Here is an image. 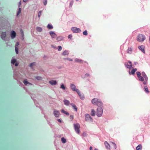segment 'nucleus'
Returning a JSON list of instances; mask_svg holds the SVG:
<instances>
[{
    "label": "nucleus",
    "instance_id": "20e7f679",
    "mask_svg": "<svg viewBox=\"0 0 150 150\" xmlns=\"http://www.w3.org/2000/svg\"><path fill=\"white\" fill-rule=\"evenodd\" d=\"M71 30L74 33H80L81 31L80 28L75 27H72Z\"/></svg>",
    "mask_w": 150,
    "mask_h": 150
},
{
    "label": "nucleus",
    "instance_id": "dca6fc26",
    "mask_svg": "<svg viewBox=\"0 0 150 150\" xmlns=\"http://www.w3.org/2000/svg\"><path fill=\"white\" fill-rule=\"evenodd\" d=\"M142 149V146L141 144H139L136 147L137 150H141Z\"/></svg>",
    "mask_w": 150,
    "mask_h": 150
},
{
    "label": "nucleus",
    "instance_id": "5701e85b",
    "mask_svg": "<svg viewBox=\"0 0 150 150\" xmlns=\"http://www.w3.org/2000/svg\"><path fill=\"white\" fill-rule=\"evenodd\" d=\"M91 114L92 116H94L95 115V111L93 109L92 110Z\"/></svg>",
    "mask_w": 150,
    "mask_h": 150
},
{
    "label": "nucleus",
    "instance_id": "7c9ffc66",
    "mask_svg": "<svg viewBox=\"0 0 150 150\" xmlns=\"http://www.w3.org/2000/svg\"><path fill=\"white\" fill-rule=\"evenodd\" d=\"M144 91H145L147 93H149V91L148 90V88L146 87H145L144 88Z\"/></svg>",
    "mask_w": 150,
    "mask_h": 150
},
{
    "label": "nucleus",
    "instance_id": "a18cd8bd",
    "mask_svg": "<svg viewBox=\"0 0 150 150\" xmlns=\"http://www.w3.org/2000/svg\"><path fill=\"white\" fill-rule=\"evenodd\" d=\"M43 4L45 5H46L47 4V0H44Z\"/></svg>",
    "mask_w": 150,
    "mask_h": 150
},
{
    "label": "nucleus",
    "instance_id": "37998d69",
    "mask_svg": "<svg viewBox=\"0 0 150 150\" xmlns=\"http://www.w3.org/2000/svg\"><path fill=\"white\" fill-rule=\"evenodd\" d=\"M64 103H69V102L67 100H64Z\"/></svg>",
    "mask_w": 150,
    "mask_h": 150
},
{
    "label": "nucleus",
    "instance_id": "e433bc0d",
    "mask_svg": "<svg viewBox=\"0 0 150 150\" xmlns=\"http://www.w3.org/2000/svg\"><path fill=\"white\" fill-rule=\"evenodd\" d=\"M23 82L25 85H26L27 84H28V83H29V82H28L26 79L24 80Z\"/></svg>",
    "mask_w": 150,
    "mask_h": 150
},
{
    "label": "nucleus",
    "instance_id": "69168bd1",
    "mask_svg": "<svg viewBox=\"0 0 150 150\" xmlns=\"http://www.w3.org/2000/svg\"><path fill=\"white\" fill-rule=\"evenodd\" d=\"M95 150H97V149H95Z\"/></svg>",
    "mask_w": 150,
    "mask_h": 150
},
{
    "label": "nucleus",
    "instance_id": "6e6d98bb",
    "mask_svg": "<svg viewBox=\"0 0 150 150\" xmlns=\"http://www.w3.org/2000/svg\"><path fill=\"white\" fill-rule=\"evenodd\" d=\"M57 120L58 122H61V120L60 119H57Z\"/></svg>",
    "mask_w": 150,
    "mask_h": 150
},
{
    "label": "nucleus",
    "instance_id": "f704fd0d",
    "mask_svg": "<svg viewBox=\"0 0 150 150\" xmlns=\"http://www.w3.org/2000/svg\"><path fill=\"white\" fill-rule=\"evenodd\" d=\"M136 74H137V76L138 77L141 76V74L140 72H136Z\"/></svg>",
    "mask_w": 150,
    "mask_h": 150
},
{
    "label": "nucleus",
    "instance_id": "cd10ccee",
    "mask_svg": "<svg viewBox=\"0 0 150 150\" xmlns=\"http://www.w3.org/2000/svg\"><path fill=\"white\" fill-rule=\"evenodd\" d=\"M72 105L73 107V108L75 110V111H77V109L76 106L74 104H72Z\"/></svg>",
    "mask_w": 150,
    "mask_h": 150
},
{
    "label": "nucleus",
    "instance_id": "ea45409f",
    "mask_svg": "<svg viewBox=\"0 0 150 150\" xmlns=\"http://www.w3.org/2000/svg\"><path fill=\"white\" fill-rule=\"evenodd\" d=\"M42 13V11H39V12L38 13V16L39 18L40 17V16H41V15Z\"/></svg>",
    "mask_w": 150,
    "mask_h": 150
},
{
    "label": "nucleus",
    "instance_id": "bf43d9fd",
    "mask_svg": "<svg viewBox=\"0 0 150 150\" xmlns=\"http://www.w3.org/2000/svg\"><path fill=\"white\" fill-rule=\"evenodd\" d=\"M21 1H20L19 3V7L21 5Z\"/></svg>",
    "mask_w": 150,
    "mask_h": 150
},
{
    "label": "nucleus",
    "instance_id": "7ed1b4c3",
    "mask_svg": "<svg viewBox=\"0 0 150 150\" xmlns=\"http://www.w3.org/2000/svg\"><path fill=\"white\" fill-rule=\"evenodd\" d=\"M75 131L78 134L80 133L79 128L80 127V125L79 123L74 124V125Z\"/></svg>",
    "mask_w": 150,
    "mask_h": 150
},
{
    "label": "nucleus",
    "instance_id": "9d476101",
    "mask_svg": "<svg viewBox=\"0 0 150 150\" xmlns=\"http://www.w3.org/2000/svg\"><path fill=\"white\" fill-rule=\"evenodd\" d=\"M54 114L56 117H58L59 115V112L58 111L54 110Z\"/></svg>",
    "mask_w": 150,
    "mask_h": 150
},
{
    "label": "nucleus",
    "instance_id": "de8ad7c7",
    "mask_svg": "<svg viewBox=\"0 0 150 150\" xmlns=\"http://www.w3.org/2000/svg\"><path fill=\"white\" fill-rule=\"evenodd\" d=\"M64 60H69L70 61H72L73 60L72 59H70L69 58H65L64 59Z\"/></svg>",
    "mask_w": 150,
    "mask_h": 150
},
{
    "label": "nucleus",
    "instance_id": "e2e57ef3",
    "mask_svg": "<svg viewBox=\"0 0 150 150\" xmlns=\"http://www.w3.org/2000/svg\"><path fill=\"white\" fill-rule=\"evenodd\" d=\"M143 83H144V84H146V82H144Z\"/></svg>",
    "mask_w": 150,
    "mask_h": 150
},
{
    "label": "nucleus",
    "instance_id": "b1692460",
    "mask_svg": "<svg viewBox=\"0 0 150 150\" xmlns=\"http://www.w3.org/2000/svg\"><path fill=\"white\" fill-rule=\"evenodd\" d=\"M61 111L62 113H64L67 115H69V113L68 112L65 111L64 110H62Z\"/></svg>",
    "mask_w": 150,
    "mask_h": 150
},
{
    "label": "nucleus",
    "instance_id": "052dcab7",
    "mask_svg": "<svg viewBox=\"0 0 150 150\" xmlns=\"http://www.w3.org/2000/svg\"><path fill=\"white\" fill-rule=\"evenodd\" d=\"M28 84L29 85H32V83H29H29H28Z\"/></svg>",
    "mask_w": 150,
    "mask_h": 150
},
{
    "label": "nucleus",
    "instance_id": "4d7b16f0",
    "mask_svg": "<svg viewBox=\"0 0 150 150\" xmlns=\"http://www.w3.org/2000/svg\"><path fill=\"white\" fill-rule=\"evenodd\" d=\"M90 150H93V147L92 146H91L90 147Z\"/></svg>",
    "mask_w": 150,
    "mask_h": 150
},
{
    "label": "nucleus",
    "instance_id": "79ce46f5",
    "mask_svg": "<svg viewBox=\"0 0 150 150\" xmlns=\"http://www.w3.org/2000/svg\"><path fill=\"white\" fill-rule=\"evenodd\" d=\"M58 50L59 51H60L62 50V48L60 46H58Z\"/></svg>",
    "mask_w": 150,
    "mask_h": 150
},
{
    "label": "nucleus",
    "instance_id": "09e8293b",
    "mask_svg": "<svg viewBox=\"0 0 150 150\" xmlns=\"http://www.w3.org/2000/svg\"><path fill=\"white\" fill-rule=\"evenodd\" d=\"M83 136L84 137H86L87 136V134L86 133L84 132L83 134Z\"/></svg>",
    "mask_w": 150,
    "mask_h": 150
},
{
    "label": "nucleus",
    "instance_id": "2f4dec72",
    "mask_svg": "<svg viewBox=\"0 0 150 150\" xmlns=\"http://www.w3.org/2000/svg\"><path fill=\"white\" fill-rule=\"evenodd\" d=\"M61 140L62 142L63 143H65L66 142V140L64 137H62L61 138Z\"/></svg>",
    "mask_w": 150,
    "mask_h": 150
},
{
    "label": "nucleus",
    "instance_id": "aec40b11",
    "mask_svg": "<svg viewBox=\"0 0 150 150\" xmlns=\"http://www.w3.org/2000/svg\"><path fill=\"white\" fill-rule=\"evenodd\" d=\"M137 69L136 68H135L134 69H133L131 71V72H129L130 74H134V73L135 71H137Z\"/></svg>",
    "mask_w": 150,
    "mask_h": 150
},
{
    "label": "nucleus",
    "instance_id": "2eb2a0df",
    "mask_svg": "<svg viewBox=\"0 0 150 150\" xmlns=\"http://www.w3.org/2000/svg\"><path fill=\"white\" fill-rule=\"evenodd\" d=\"M16 36V33L15 32L13 31L11 33V36L12 38H14Z\"/></svg>",
    "mask_w": 150,
    "mask_h": 150
},
{
    "label": "nucleus",
    "instance_id": "412c9836",
    "mask_svg": "<svg viewBox=\"0 0 150 150\" xmlns=\"http://www.w3.org/2000/svg\"><path fill=\"white\" fill-rule=\"evenodd\" d=\"M138 78H139V80L140 81H143L144 80V78L141 76L139 77Z\"/></svg>",
    "mask_w": 150,
    "mask_h": 150
},
{
    "label": "nucleus",
    "instance_id": "ddd939ff",
    "mask_svg": "<svg viewBox=\"0 0 150 150\" xmlns=\"http://www.w3.org/2000/svg\"><path fill=\"white\" fill-rule=\"evenodd\" d=\"M6 32H3L2 33L1 37L3 39H4L6 36Z\"/></svg>",
    "mask_w": 150,
    "mask_h": 150
},
{
    "label": "nucleus",
    "instance_id": "c85d7f7f",
    "mask_svg": "<svg viewBox=\"0 0 150 150\" xmlns=\"http://www.w3.org/2000/svg\"><path fill=\"white\" fill-rule=\"evenodd\" d=\"M69 53L68 51L67 50H65L63 52V54L65 55H68Z\"/></svg>",
    "mask_w": 150,
    "mask_h": 150
},
{
    "label": "nucleus",
    "instance_id": "1a4fd4ad",
    "mask_svg": "<svg viewBox=\"0 0 150 150\" xmlns=\"http://www.w3.org/2000/svg\"><path fill=\"white\" fill-rule=\"evenodd\" d=\"M139 49L140 50L144 53H145V51L144 50V47L143 45L139 46L138 47Z\"/></svg>",
    "mask_w": 150,
    "mask_h": 150
},
{
    "label": "nucleus",
    "instance_id": "c03bdc74",
    "mask_svg": "<svg viewBox=\"0 0 150 150\" xmlns=\"http://www.w3.org/2000/svg\"><path fill=\"white\" fill-rule=\"evenodd\" d=\"M35 64V62L31 63L30 65V67H32V66H33V65H34Z\"/></svg>",
    "mask_w": 150,
    "mask_h": 150
},
{
    "label": "nucleus",
    "instance_id": "13d9d810",
    "mask_svg": "<svg viewBox=\"0 0 150 150\" xmlns=\"http://www.w3.org/2000/svg\"><path fill=\"white\" fill-rule=\"evenodd\" d=\"M18 65V64L17 63H16L15 64V66H17Z\"/></svg>",
    "mask_w": 150,
    "mask_h": 150
},
{
    "label": "nucleus",
    "instance_id": "680f3d73",
    "mask_svg": "<svg viewBox=\"0 0 150 150\" xmlns=\"http://www.w3.org/2000/svg\"><path fill=\"white\" fill-rule=\"evenodd\" d=\"M70 5H72V3H70Z\"/></svg>",
    "mask_w": 150,
    "mask_h": 150
},
{
    "label": "nucleus",
    "instance_id": "864d4df0",
    "mask_svg": "<svg viewBox=\"0 0 150 150\" xmlns=\"http://www.w3.org/2000/svg\"><path fill=\"white\" fill-rule=\"evenodd\" d=\"M70 118L71 119H73V116L71 115H70Z\"/></svg>",
    "mask_w": 150,
    "mask_h": 150
},
{
    "label": "nucleus",
    "instance_id": "603ef678",
    "mask_svg": "<svg viewBox=\"0 0 150 150\" xmlns=\"http://www.w3.org/2000/svg\"><path fill=\"white\" fill-rule=\"evenodd\" d=\"M21 35H22V36H23V35H24L23 32V31L22 30H21Z\"/></svg>",
    "mask_w": 150,
    "mask_h": 150
},
{
    "label": "nucleus",
    "instance_id": "6ab92c4d",
    "mask_svg": "<svg viewBox=\"0 0 150 150\" xmlns=\"http://www.w3.org/2000/svg\"><path fill=\"white\" fill-rule=\"evenodd\" d=\"M130 65H129L128 64H125L126 67L128 68H130L132 67L131 62H129Z\"/></svg>",
    "mask_w": 150,
    "mask_h": 150
},
{
    "label": "nucleus",
    "instance_id": "0e129e2a",
    "mask_svg": "<svg viewBox=\"0 0 150 150\" xmlns=\"http://www.w3.org/2000/svg\"><path fill=\"white\" fill-rule=\"evenodd\" d=\"M66 104L67 105H68V104H67H67Z\"/></svg>",
    "mask_w": 150,
    "mask_h": 150
},
{
    "label": "nucleus",
    "instance_id": "5fc2aeb1",
    "mask_svg": "<svg viewBox=\"0 0 150 150\" xmlns=\"http://www.w3.org/2000/svg\"><path fill=\"white\" fill-rule=\"evenodd\" d=\"M23 0V1L24 2H27L29 0Z\"/></svg>",
    "mask_w": 150,
    "mask_h": 150
},
{
    "label": "nucleus",
    "instance_id": "4be33fe9",
    "mask_svg": "<svg viewBox=\"0 0 150 150\" xmlns=\"http://www.w3.org/2000/svg\"><path fill=\"white\" fill-rule=\"evenodd\" d=\"M142 75L143 76L145 79H147V77L145 73L144 72H143L142 73Z\"/></svg>",
    "mask_w": 150,
    "mask_h": 150
},
{
    "label": "nucleus",
    "instance_id": "a19ab883",
    "mask_svg": "<svg viewBox=\"0 0 150 150\" xmlns=\"http://www.w3.org/2000/svg\"><path fill=\"white\" fill-rule=\"evenodd\" d=\"M83 34L84 35H87L88 33L86 30H85L83 32Z\"/></svg>",
    "mask_w": 150,
    "mask_h": 150
},
{
    "label": "nucleus",
    "instance_id": "39448f33",
    "mask_svg": "<svg viewBox=\"0 0 150 150\" xmlns=\"http://www.w3.org/2000/svg\"><path fill=\"white\" fill-rule=\"evenodd\" d=\"M85 119L87 121L92 122L93 119L90 115L88 114L85 115Z\"/></svg>",
    "mask_w": 150,
    "mask_h": 150
},
{
    "label": "nucleus",
    "instance_id": "f8f14e48",
    "mask_svg": "<svg viewBox=\"0 0 150 150\" xmlns=\"http://www.w3.org/2000/svg\"><path fill=\"white\" fill-rule=\"evenodd\" d=\"M49 83L52 85H55L56 84L57 82L56 81L51 80L49 81Z\"/></svg>",
    "mask_w": 150,
    "mask_h": 150
},
{
    "label": "nucleus",
    "instance_id": "6e6552de",
    "mask_svg": "<svg viewBox=\"0 0 150 150\" xmlns=\"http://www.w3.org/2000/svg\"><path fill=\"white\" fill-rule=\"evenodd\" d=\"M19 45V43L18 42H17L16 44L15 47V49L16 51V54H18V45Z\"/></svg>",
    "mask_w": 150,
    "mask_h": 150
},
{
    "label": "nucleus",
    "instance_id": "473e14b6",
    "mask_svg": "<svg viewBox=\"0 0 150 150\" xmlns=\"http://www.w3.org/2000/svg\"><path fill=\"white\" fill-rule=\"evenodd\" d=\"M16 62V60L15 59H12L11 60V63L13 64H14Z\"/></svg>",
    "mask_w": 150,
    "mask_h": 150
},
{
    "label": "nucleus",
    "instance_id": "3c124183",
    "mask_svg": "<svg viewBox=\"0 0 150 150\" xmlns=\"http://www.w3.org/2000/svg\"><path fill=\"white\" fill-rule=\"evenodd\" d=\"M89 74H86L85 75V77H88V76H89Z\"/></svg>",
    "mask_w": 150,
    "mask_h": 150
},
{
    "label": "nucleus",
    "instance_id": "393cba45",
    "mask_svg": "<svg viewBox=\"0 0 150 150\" xmlns=\"http://www.w3.org/2000/svg\"><path fill=\"white\" fill-rule=\"evenodd\" d=\"M21 8H18V9L17 11V16H18V15L20 14V13H21Z\"/></svg>",
    "mask_w": 150,
    "mask_h": 150
},
{
    "label": "nucleus",
    "instance_id": "f03ea898",
    "mask_svg": "<svg viewBox=\"0 0 150 150\" xmlns=\"http://www.w3.org/2000/svg\"><path fill=\"white\" fill-rule=\"evenodd\" d=\"M103 112V109L102 108L98 107L97 109V112H96V115L98 117H100Z\"/></svg>",
    "mask_w": 150,
    "mask_h": 150
},
{
    "label": "nucleus",
    "instance_id": "72a5a7b5",
    "mask_svg": "<svg viewBox=\"0 0 150 150\" xmlns=\"http://www.w3.org/2000/svg\"><path fill=\"white\" fill-rule=\"evenodd\" d=\"M62 39V38L61 36H59L57 38V40L58 41H61Z\"/></svg>",
    "mask_w": 150,
    "mask_h": 150
},
{
    "label": "nucleus",
    "instance_id": "0eeeda50",
    "mask_svg": "<svg viewBox=\"0 0 150 150\" xmlns=\"http://www.w3.org/2000/svg\"><path fill=\"white\" fill-rule=\"evenodd\" d=\"M50 34L52 38H55L57 36V35L53 31H50Z\"/></svg>",
    "mask_w": 150,
    "mask_h": 150
},
{
    "label": "nucleus",
    "instance_id": "bb28decb",
    "mask_svg": "<svg viewBox=\"0 0 150 150\" xmlns=\"http://www.w3.org/2000/svg\"><path fill=\"white\" fill-rule=\"evenodd\" d=\"M47 28L49 29H52L53 28V27L51 25L48 24L47 25Z\"/></svg>",
    "mask_w": 150,
    "mask_h": 150
},
{
    "label": "nucleus",
    "instance_id": "f3484780",
    "mask_svg": "<svg viewBox=\"0 0 150 150\" xmlns=\"http://www.w3.org/2000/svg\"><path fill=\"white\" fill-rule=\"evenodd\" d=\"M71 89L73 91H75V90L76 89V86L74 84H72L71 85Z\"/></svg>",
    "mask_w": 150,
    "mask_h": 150
},
{
    "label": "nucleus",
    "instance_id": "a878e982",
    "mask_svg": "<svg viewBox=\"0 0 150 150\" xmlns=\"http://www.w3.org/2000/svg\"><path fill=\"white\" fill-rule=\"evenodd\" d=\"M36 30L38 31L39 32H41L42 30V28L40 27H37L36 28Z\"/></svg>",
    "mask_w": 150,
    "mask_h": 150
},
{
    "label": "nucleus",
    "instance_id": "4468645a",
    "mask_svg": "<svg viewBox=\"0 0 150 150\" xmlns=\"http://www.w3.org/2000/svg\"><path fill=\"white\" fill-rule=\"evenodd\" d=\"M75 61L79 63H82L83 62V61L82 60L78 58H76L75 59Z\"/></svg>",
    "mask_w": 150,
    "mask_h": 150
},
{
    "label": "nucleus",
    "instance_id": "8fccbe9b",
    "mask_svg": "<svg viewBox=\"0 0 150 150\" xmlns=\"http://www.w3.org/2000/svg\"><path fill=\"white\" fill-rule=\"evenodd\" d=\"M72 37V35H71V34L69 35H68V38H71Z\"/></svg>",
    "mask_w": 150,
    "mask_h": 150
},
{
    "label": "nucleus",
    "instance_id": "4c0bfd02",
    "mask_svg": "<svg viewBox=\"0 0 150 150\" xmlns=\"http://www.w3.org/2000/svg\"><path fill=\"white\" fill-rule=\"evenodd\" d=\"M60 88H62V89H64V90L65 89V87L64 86V84H62L61 85Z\"/></svg>",
    "mask_w": 150,
    "mask_h": 150
},
{
    "label": "nucleus",
    "instance_id": "58836bf2",
    "mask_svg": "<svg viewBox=\"0 0 150 150\" xmlns=\"http://www.w3.org/2000/svg\"><path fill=\"white\" fill-rule=\"evenodd\" d=\"M35 78L38 80H41L42 79V78L39 76H37Z\"/></svg>",
    "mask_w": 150,
    "mask_h": 150
},
{
    "label": "nucleus",
    "instance_id": "c9c22d12",
    "mask_svg": "<svg viewBox=\"0 0 150 150\" xmlns=\"http://www.w3.org/2000/svg\"><path fill=\"white\" fill-rule=\"evenodd\" d=\"M75 91H76L77 93L78 94L79 96L80 97H81V95H80V94L81 93H80V92L79 91V89H76L75 90Z\"/></svg>",
    "mask_w": 150,
    "mask_h": 150
},
{
    "label": "nucleus",
    "instance_id": "423d86ee",
    "mask_svg": "<svg viewBox=\"0 0 150 150\" xmlns=\"http://www.w3.org/2000/svg\"><path fill=\"white\" fill-rule=\"evenodd\" d=\"M92 103H100V100L97 98H94L91 101Z\"/></svg>",
    "mask_w": 150,
    "mask_h": 150
},
{
    "label": "nucleus",
    "instance_id": "49530a36",
    "mask_svg": "<svg viewBox=\"0 0 150 150\" xmlns=\"http://www.w3.org/2000/svg\"><path fill=\"white\" fill-rule=\"evenodd\" d=\"M80 95H81V97H80L82 99H84V96L82 95L81 93H80Z\"/></svg>",
    "mask_w": 150,
    "mask_h": 150
},
{
    "label": "nucleus",
    "instance_id": "9b49d317",
    "mask_svg": "<svg viewBox=\"0 0 150 150\" xmlns=\"http://www.w3.org/2000/svg\"><path fill=\"white\" fill-rule=\"evenodd\" d=\"M104 144L106 148L110 150V146L108 142L107 141H105Z\"/></svg>",
    "mask_w": 150,
    "mask_h": 150
},
{
    "label": "nucleus",
    "instance_id": "c756f323",
    "mask_svg": "<svg viewBox=\"0 0 150 150\" xmlns=\"http://www.w3.org/2000/svg\"><path fill=\"white\" fill-rule=\"evenodd\" d=\"M111 143L112 144L113 148L114 149H116L117 147L116 144L115 143L113 142H112Z\"/></svg>",
    "mask_w": 150,
    "mask_h": 150
},
{
    "label": "nucleus",
    "instance_id": "a211bd4d",
    "mask_svg": "<svg viewBox=\"0 0 150 150\" xmlns=\"http://www.w3.org/2000/svg\"><path fill=\"white\" fill-rule=\"evenodd\" d=\"M132 52V49L131 47H129L127 50V52L131 54Z\"/></svg>",
    "mask_w": 150,
    "mask_h": 150
},
{
    "label": "nucleus",
    "instance_id": "f257e3e1",
    "mask_svg": "<svg viewBox=\"0 0 150 150\" xmlns=\"http://www.w3.org/2000/svg\"><path fill=\"white\" fill-rule=\"evenodd\" d=\"M146 39L145 36L141 34L138 35L137 38V40L140 42H143Z\"/></svg>",
    "mask_w": 150,
    "mask_h": 150
}]
</instances>
